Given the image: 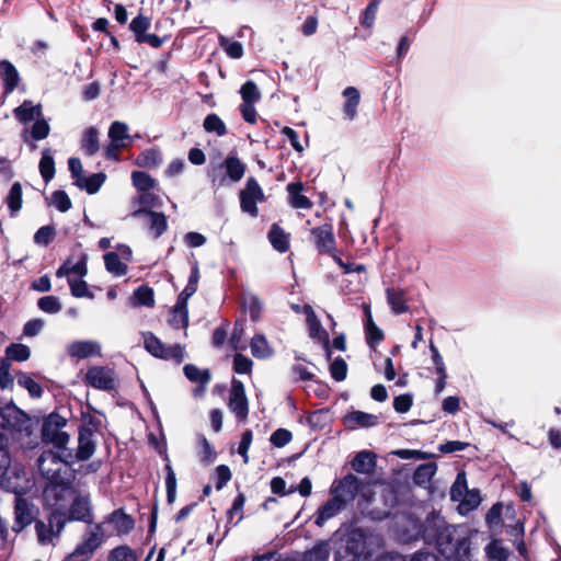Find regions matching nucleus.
I'll use <instances>...</instances> for the list:
<instances>
[{
	"instance_id": "16",
	"label": "nucleus",
	"mask_w": 561,
	"mask_h": 561,
	"mask_svg": "<svg viewBox=\"0 0 561 561\" xmlns=\"http://www.w3.org/2000/svg\"><path fill=\"white\" fill-rule=\"evenodd\" d=\"M228 407L239 421H244L249 414V404L243 382L232 380Z\"/></svg>"
},
{
	"instance_id": "56",
	"label": "nucleus",
	"mask_w": 561,
	"mask_h": 561,
	"mask_svg": "<svg viewBox=\"0 0 561 561\" xmlns=\"http://www.w3.org/2000/svg\"><path fill=\"white\" fill-rule=\"evenodd\" d=\"M108 561H137V556L128 546H119L111 551Z\"/></svg>"
},
{
	"instance_id": "54",
	"label": "nucleus",
	"mask_w": 561,
	"mask_h": 561,
	"mask_svg": "<svg viewBox=\"0 0 561 561\" xmlns=\"http://www.w3.org/2000/svg\"><path fill=\"white\" fill-rule=\"evenodd\" d=\"M37 307L45 313L55 314L61 310V304L56 296H44L37 300Z\"/></svg>"
},
{
	"instance_id": "62",
	"label": "nucleus",
	"mask_w": 561,
	"mask_h": 561,
	"mask_svg": "<svg viewBox=\"0 0 561 561\" xmlns=\"http://www.w3.org/2000/svg\"><path fill=\"white\" fill-rule=\"evenodd\" d=\"M293 438L291 433L286 428H278L270 437V442L273 446L282 448L286 446Z\"/></svg>"
},
{
	"instance_id": "50",
	"label": "nucleus",
	"mask_w": 561,
	"mask_h": 561,
	"mask_svg": "<svg viewBox=\"0 0 561 561\" xmlns=\"http://www.w3.org/2000/svg\"><path fill=\"white\" fill-rule=\"evenodd\" d=\"M133 299L136 305L145 306V307H153L154 298L153 290L148 286H139L133 295Z\"/></svg>"
},
{
	"instance_id": "28",
	"label": "nucleus",
	"mask_w": 561,
	"mask_h": 561,
	"mask_svg": "<svg viewBox=\"0 0 561 561\" xmlns=\"http://www.w3.org/2000/svg\"><path fill=\"white\" fill-rule=\"evenodd\" d=\"M106 175L102 172L93 173L89 176L78 178L77 182H73L77 187L85 191L88 194H95L99 192L103 183L105 182Z\"/></svg>"
},
{
	"instance_id": "8",
	"label": "nucleus",
	"mask_w": 561,
	"mask_h": 561,
	"mask_svg": "<svg viewBox=\"0 0 561 561\" xmlns=\"http://www.w3.org/2000/svg\"><path fill=\"white\" fill-rule=\"evenodd\" d=\"M67 421L58 413H51L42 426V439L53 444L54 447H65L69 442V435L62 431Z\"/></svg>"
},
{
	"instance_id": "12",
	"label": "nucleus",
	"mask_w": 561,
	"mask_h": 561,
	"mask_svg": "<svg viewBox=\"0 0 561 561\" xmlns=\"http://www.w3.org/2000/svg\"><path fill=\"white\" fill-rule=\"evenodd\" d=\"M84 382L98 390L112 391L116 388V374L107 366H92L85 373Z\"/></svg>"
},
{
	"instance_id": "64",
	"label": "nucleus",
	"mask_w": 561,
	"mask_h": 561,
	"mask_svg": "<svg viewBox=\"0 0 561 561\" xmlns=\"http://www.w3.org/2000/svg\"><path fill=\"white\" fill-rule=\"evenodd\" d=\"M138 203L142 206L141 208L145 209L161 206V199L159 198V196L149 191L139 194Z\"/></svg>"
},
{
	"instance_id": "48",
	"label": "nucleus",
	"mask_w": 561,
	"mask_h": 561,
	"mask_svg": "<svg viewBox=\"0 0 561 561\" xmlns=\"http://www.w3.org/2000/svg\"><path fill=\"white\" fill-rule=\"evenodd\" d=\"M108 137L114 142H126L130 140L128 126L123 122H113L108 128Z\"/></svg>"
},
{
	"instance_id": "15",
	"label": "nucleus",
	"mask_w": 561,
	"mask_h": 561,
	"mask_svg": "<svg viewBox=\"0 0 561 561\" xmlns=\"http://www.w3.org/2000/svg\"><path fill=\"white\" fill-rule=\"evenodd\" d=\"M302 309L306 314V321L309 328L310 337L322 343L325 352V357L328 360H330L332 352L330 348L329 333L322 328L321 322L318 320L316 312L310 305H305Z\"/></svg>"
},
{
	"instance_id": "13",
	"label": "nucleus",
	"mask_w": 561,
	"mask_h": 561,
	"mask_svg": "<svg viewBox=\"0 0 561 561\" xmlns=\"http://www.w3.org/2000/svg\"><path fill=\"white\" fill-rule=\"evenodd\" d=\"M44 492L48 501H54L55 508L64 510L76 491L69 480L60 477L56 481H47Z\"/></svg>"
},
{
	"instance_id": "2",
	"label": "nucleus",
	"mask_w": 561,
	"mask_h": 561,
	"mask_svg": "<svg viewBox=\"0 0 561 561\" xmlns=\"http://www.w3.org/2000/svg\"><path fill=\"white\" fill-rule=\"evenodd\" d=\"M382 547V538L369 528L354 527L342 539L334 561H370Z\"/></svg>"
},
{
	"instance_id": "17",
	"label": "nucleus",
	"mask_w": 561,
	"mask_h": 561,
	"mask_svg": "<svg viewBox=\"0 0 561 561\" xmlns=\"http://www.w3.org/2000/svg\"><path fill=\"white\" fill-rule=\"evenodd\" d=\"M133 217H145L146 225L154 239L161 237L168 229L167 216L163 213L139 208L131 214Z\"/></svg>"
},
{
	"instance_id": "53",
	"label": "nucleus",
	"mask_w": 561,
	"mask_h": 561,
	"mask_svg": "<svg viewBox=\"0 0 561 561\" xmlns=\"http://www.w3.org/2000/svg\"><path fill=\"white\" fill-rule=\"evenodd\" d=\"M240 94L243 103H255L261 99L257 85L252 80H248L242 84Z\"/></svg>"
},
{
	"instance_id": "33",
	"label": "nucleus",
	"mask_w": 561,
	"mask_h": 561,
	"mask_svg": "<svg viewBox=\"0 0 561 561\" xmlns=\"http://www.w3.org/2000/svg\"><path fill=\"white\" fill-rule=\"evenodd\" d=\"M387 302L396 314L404 313L409 310L404 293L396 288H387Z\"/></svg>"
},
{
	"instance_id": "30",
	"label": "nucleus",
	"mask_w": 561,
	"mask_h": 561,
	"mask_svg": "<svg viewBox=\"0 0 561 561\" xmlns=\"http://www.w3.org/2000/svg\"><path fill=\"white\" fill-rule=\"evenodd\" d=\"M375 454L371 451L363 450L355 455L352 460V468L358 473H368L376 466Z\"/></svg>"
},
{
	"instance_id": "5",
	"label": "nucleus",
	"mask_w": 561,
	"mask_h": 561,
	"mask_svg": "<svg viewBox=\"0 0 561 561\" xmlns=\"http://www.w3.org/2000/svg\"><path fill=\"white\" fill-rule=\"evenodd\" d=\"M66 526V517L62 510L53 508L48 515L47 522L37 519L35 522V533L41 546H55Z\"/></svg>"
},
{
	"instance_id": "47",
	"label": "nucleus",
	"mask_w": 561,
	"mask_h": 561,
	"mask_svg": "<svg viewBox=\"0 0 561 561\" xmlns=\"http://www.w3.org/2000/svg\"><path fill=\"white\" fill-rule=\"evenodd\" d=\"M220 47L230 58H241L243 56V46L240 42L231 41L224 35L218 37Z\"/></svg>"
},
{
	"instance_id": "39",
	"label": "nucleus",
	"mask_w": 561,
	"mask_h": 561,
	"mask_svg": "<svg viewBox=\"0 0 561 561\" xmlns=\"http://www.w3.org/2000/svg\"><path fill=\"white\" fill-rule=\"evenodd\" d=\"M104 264L111 274L115 276H124L127 273V265L122 262L116 252H107L104 254Z\"/></svg>"
},
{
	"instance_id": "44",
	"label": "nucleus",
	"mask_w": 561,
	"mask_h": 561,
	"mask_svg": "<svg viewBox=\"0 0 561 561\" xmlns=\"http://www.w3.org/2000/svg\"><path fill=\"white\" fill-rule=\"evenodd\" d=\"M203 127L207 133H215L221 137L227 134V127L224 121L215 113L208 114L203 123Z\"/></svg>"
},
{
	"instance_id": "18",
	"label": "nucleus",
	"mask_w": 561,
	"mask_h": 561,
	"mask_svg": "<svg viewBox=\"0 0 561 561\" xmlns=\"http://www.w3.org/2000/svg\"><path fill=\"white\" fill-rule=\"evenodd\" d=\"M37 468L47 481H56L61 477V465L54 450H44L37 459Z\"/></svg>"
},
{
	"instance_id": "57",
	"label": "nucleus",
	"mask_w": 561,
	"mask_h": 561,
	"mask_svg": "<svg viewBox=\"0 0 561 561\" xmlns=\"http://www.w3.org/2000/svg\"><path fill=\"white\" fill-rule=\"evenodd\" d=\"M330 374L335 381H343L347 375V364L342 357H336L330 364Z\"/></svg>"
},
{
	"instance_id": "58",
	"label": "nucleus",
	"mask_w": 561,
	"mask_h": 561,
	"mask_svg": "<svg viewBox=\"0 0 561 561\" xmlns=\"http://www.w3.org/2000/svg\"><path fill=\"white\" fill-rule=\"evenodd\" d=\"M56 231L53 226H43L34 234V242L38 245H48L55 238Z\"/></svg>"
},
{
	"instance_id": "22",
	"label": "nucleus",
	"mask_w": 561,
	"mask_h": 561,
	"mask_svg": "<svg viewBox=\"0 0 561 561\" xmlns=\"http://www.w3.org/2000/svg\"><path fill=\"white\" fill-rule=\"evenodd\" d=\"M106 538L108 537L107 533H105V527H103V524L98 523L83 535L78 546L92 557Z\"/></svg>"
},
{
	"instance_id": "52",
	"label": "nucleus",
	"mask_w": 561,
	"mask_h": 561,
	"mask_svg": "<svg viewBox=\"0 0 561 561\" xmlns=\"http://www.w3.org/2000/svg\"><path fill=\"white\" fill-rule=\"evenodd\" d=\"M18 383L22 388L26 389L32 398H39L43 394L42 386L26 374H21L19 376Z\"/></svg>"
},
{
	"instance_id": "20",
	"label": "nucleus",
	"mask_w": 561,
	"mask_h": 561,
	"mask_svg": "<svg viewBox=\"0 0 561 561\" xmlns=\"http://www.w3.org/2000/svg\"><path fill=\"white\" fill-rule=\"evenodd\" d=\"M67 353L70 357L84 359L101 355V344L93 340L73 341L67 346Z\"/></svg>"
},
{
	"instance_id": "41",
	"label": "nucleus",
	"mask_w": 561,
	"mask_h": 561,
	"mask_svg": "<svg viewBox=\"0 0 561 561\" xmlns=\"http://www.w3.org/2000/svg\"><path fill=\"white\" fill-rule=\"evenodd\" d=\"M161 162V153L158 149L150 148L140 152L136 158V164L140 168H154Z\"/></svg>"
},
{
	"instance_id": "35",
	"label": "nucleus",
	"mask_w": 561,
	"mask_h": 561,
	"mask_svg": "<svg viewBox=\"0 0 561 561\" xmlns=\"http://www.w3.org/2000/svg\"><path fill=\"white\" fill-rule=\"evenodd\" d=\"M38 167H39L41 175H42L43 180L45 181V183H48L49 181H51L53 178L55 176V172H56L55 160H54L51 149H49V148L43 149L42 158H41Z\"/></svg>"
},
{
	"instance_id": "10",
	"label": "nucleus",
	"mask_w": 561,
	"mask_h": 561,
	"mask_svg": "<svg viewBox=\"0 0 561 561\" xmlns=\"http://www.w3.org/2000/svg\"><path fill=\"white\" fill-rule=\"evenodd\" d=\"M240 208L251 217H257L259 208L256 203L265 201V195L256 179L253 176L247 180L245 186L239 193Z\"/></svg>"
},
{
	"instance_id": "6",
	"label": "nucleus",
	"mask_w": 561,
	"mask_h": 561,
	"mask_svg": "<svg viewBox=\"0 0 561 561\" xmlns=\"http://www.w3.org/2000/svg\"><path fill=\"white\" fill-rule=\"evenodd\" d=\"M363 481L353 473L335 479L330 488V494L344 507L353 503L362 491Z\"/></svg>"
},
{
	"instance_id": "32",
	"label": "nucleus",
	"mask_w": 561,
	"mask_h": 561,
	"mask_svg": "<svg viewBox=\"0 0 561 561\" xmlns=\"http://www.w3.org/2000/svg\"><path fill=\"white\" fill-rule=\"evenodd\" d=\"M437 466L434 462H426L417 466L413 473V482L419 486L426 488L435 476Z\"/></svg>"
},
{
	"instance_id": "31",
	"label": "nucleus",
	"mask_w": 561,
	"mask_h": 561,
	"mask_svg": "<svg viewBox=\"0 0 561 561\" xmlns=\"http://www.w3.org/2000/svg\"><path fill=\"white\" fill-rule=\"evenodd\" d=\"M268 240L272 247L280 253H285L289 249L288 234L277 224L272 225L268 231Z\"/></svg>"
},
{
	"instance_id": "55",
	"label": "nucleus",
	"mask_w": 561,
	"mask_h": 561,
	"mask_svg": "<svg viewBox=\"0 0 561 561\" xmlns=\"http://www.w3.org/2000/svg\"><path fill=\"white\" fill-rule=\"evenodd\" d=\"M381 0H370L360 16V24L364 27L370 28L376 20L377 11Z\"/></svg>"
},
{
	"instance_id": "36",
	"label": "nucleus",
	"mask_w": 561,
	"mask_h": 561,
	"mask_svg": "<svg viewBox=\"0 0 561 561\" xmlns=\"http://www.w3.org/2000/svg\"><path fill=\"white\" fill-rule=\"evenodd\" d=\"M302 184L301 183H289L287 185V192L290 196L291 205L295 208L308 209L312 206L310 199L301 194Z\"/></svg>"
},
{
	"instance_id": "23",
	"label": "nucleus",
	"mask_w": 561,
	"mask_h": 561,
	"mask_svg": "<svg viewBox=\"0 0 561 561\" xmlns=\"http://www.w3.org/2000/svg\"><path fill=\"white\" fill-rule=\"evenodd\" d=\"M94 451H95V443L93 440L92 430H90L88 427L80 428L76 459L78 461H85L93 456Z\"/></svg>"
},
{
	"instance_id": "14",
	"label": "nucleus",
	"mask_w": 561,
	"mask_h": 561,
	"mask_svg": "<svg viewBox=\"0 0 561 561\" xmlns=\"http://www.w3.org/2000/svg\"><path fill=\"white\" fill-rule=\"evenodd\" d=\"M62 513L66 517V524L69 522H82L87 524L93 523V511L91 500L88 494L75 496L69 510L66 511L65 507Z\"/></svg>"
},
{
	"instance_id": "49",
	"label": "nucleus",
	"mask_w": 561,
	"mask_h": 561,
	"mask_svg": "<svg viewBox=\"0 0 561 561\" xmlns=\"http://www.w3.org/2000/svg\"><path fill=\"white\" fill-rule=\"evenodd\" d=\"M150 19L142 14H139L131 20L129 28L134 33L137 43L147 34L146 32L150 27Z\"/></svg>"
},
{
	"instance_id": "38",
	"label": "nucleus",
	"mask_w": 561,
	"mask_h": 561,
	"mask_svg": "<svg viewBox=\"0 0 561 561\" xmlns=\"http://www.w3.org/2000/svg\"><path fill=\"white\" fill-rule=\"evenodd\" d=\"M5 203L10 209L11 217H14L22 207V186L19 182H14L10 187Z\"/></svg>"
},
{
	"instance_id": "21",
	"label": "nucleus",
	"mask_w": 561,
	"mask_h": 561,
	"mask_svg": "<svg viewBox=\"0 0 561 561\" xmlns=\"http://www.w3.org/2000/svg\"><path fill=\"white\" fill-rule=\"evenodd\" d=\"M378 421V415L357 410L348 412L343 417L345 428L351 431L376 426Z\"/></svg>"
},
{
	"instance_id": "59",
	"label": "nucleus",
	"mask_w": 561,
	"mask_h": 561,
	"mask_svg": "<svg viewBox=\"0 0 561 561\" xmlns=\"http://www.w3.org/2000/svg\"><path fill=\"white\" fill-rule=\"evenodd\" d=\"M51 204L61 213L71 208V201L65 191L58 190L51 194Z\"/></svg>"
},
{
	"instance_id": "43",
	"label": "nucleus",
	"mask_w": 561,
	"mask_h": 561,
	"mask_svg": "<svg viewBox=\"0 0 561 561\" xmlns=\"http://www.w3.org/2000/svg\"><path fill=\"white\" fill-rule=\"evenodd\" d=\"M243 306L248 308L252 321L257 322L263 311L262 300L254 294H244Z\"/></svg>"
},
{
	"instance_id": "29",
	"label": "nucleus",
	"mask_w": 561,
	"mask_h": 561,
	"mask_svg": "<svg viewBox=\"0 0 561 561\" xmlns=\"http://www.w3.org/2000/svg\"><path fill=\"white\" fill-rule=\"evenodd\" d=\"M183 373L190 381L201 385L202 392H205L206 386L211 378L209 369H201L193 364H186L183 367Z\"/></svg>"
},
{
	"instance_id": "1",
	"label": "nucleus",
	"mask_w": 561,
	"mask_h": 561,
	"mask_svg": "<svg viewBox=\"0 0 561 561\" xmlns=\"http://www.w3.org/2000/svg\"><path fill=\"white\" fill-rule=\"evenodd\" d=\"M421 536L424 543L434 546L448 561H466L472 558L469 528L448 524L440 515L431 514L426 517Z\"/></svg>"
},
{
	"instance_id": "26",
	"label": "nucleus",
	"mask_w": 561,
	"mask_h": 561,
	"mask_svg": "<svg viewBox=\"0 0 561 561\" xmlns=\"http://www.w3.org/2000/svg\"><path fill=\"white\" fill-rule=\"evenodd\" d=\"M344 508L345 507L331 495V499L318 508L314 519L316 525L322 527L329 519L340 514Z\"/></svg>"
},
{
	"instance_id": "27",
	"label": "nucleus",
	"mask_w": 561,
	"mask_h": 561,
	"mask_svg": "<svg viewBox=\"0 0 561 561\" xmlns=\"http://www.w3.org/2000/svg\"><path fill=\"white\" fill-rule=\"evenodd\" d=\"M0 75L3 80L4 93L13 92L20 80L19 72L13 64L9 60H2L0 62Z\"/></svg>"
},
{
	"instance_id": "51",
	"label": "nucleus",
	"mask_w": 561,
	"mask_h": 561,
	"mask_svg": "<svg viewBox=\"0 0 561 561\" xmlns=\"http://www.w3.org/2000/svg\"><path fill=\"white\" fill-rule=\"evenodd\" d=\"M134 186L140 192L150 191L154 186V180L146 172L134 171L131 173Z\"/></svg>"
},
{
	"instance_id": "46",
	"label": "nucleus",
	"mask_w": 561,
	"mask_h": 561,
	"mask_svg": "<svg viewBox=\"0 0 561 561\" xmlns=\"http://www.w3.org/2000/svg\"><path fill=\"white\" fill-rule=\"evenodd\" d=\"M5 355L8 359L15 362H25L31 356V350L28 346L21 343H12L5 348Z\"/></svg>"
},
{
	"instance_id": "34",
	"label": "nucleus",
	"mask_w": 561,
	"mask_h": 561,
	"mask_svg": "<svg viewBox=\"0 0 561 561\" xmlns=\"http://www.w3.org/2000/svg\"><path fill=\"white\" fill-rule=\"evenodd\" d=\"M365 332L367 344L373 350L383 340V332L374 322L369 309L366 310Z\"/></svg>"
},
{
	"instance_id": "24",
	"label": "nucleus",
	"mask_w": 561,
	"mask_h": 561,
	"mask_svg": "<svg viewBox=\"0 0 561 561\" xmlns=\"http://www.w3.org/2000/svg\"><path fill=\"white\" fill-rule=\"evenodd\" d=\"M342 95L345 99L343 105L344 117L348 121H353L357 115V107L360 102L359 90L355 87H347L344 89Z\"/></svg>"
},
{
	"instance_id": "7",
	"label": "nucleus",
	"mask_w": 561,
	"mask_h": 561,
	"mask_svg": "<svg viewBox=\"0 0 561 561\" xmlns=\"http://www.w3.org/2000/svg\"><path fill=\"white\" fill-rule=\"evenodd\" d=\"M145 348L154 357L174 360L180 364L184 359V348L180 344L164 345L153 333L144 334Z\"/></svg>"
},
{
	"instance_id": "45",
	"label": "nucleus",
	"mask_w": 561,
	"mask_h": 561,
	"mask_svg": "<svg viewBox=\"0 0 561 561\" xmlns=\"http://www.w3.org/2000/svg\"><path fill=\"white\" fill-rule=\"evenodd\" d=\"M171 327L174 329H184L188 324V310L187 307L176 305L171 310L169 319Z\"/></svg>"
},
{
	"instance_id": "37",
	"label": "nucleus",
	"mask_w": 561,
	"mask_h": 561,
	"mask_svg": "<svg viewBox=\"0 0 561 561\" xmlns=\"http://www.w3.org/2000/svg\"><path fill=\"white\" fill-rule=\"evenodd\" d=\"M81 148L90 157L94 156L99 151V131L95 127H89L84 130L81 140Z\"/></svg>"
},
{
	"instance_id": "4",
	"label": "nucleus",
	"mask_w": 561,
	"mask_h": 561,
	"mask_svg": "<svg viewBox=\"0 0 561 561\" xmlns=\"http://www.w3.org/2000/svg\"><path fill=\"white\" fill-rule=\"evenodd\" d=\"M32 432V420L14 404H7L0 408V435H25Z\"/></svg>"
},
{
	"instance_id": "11",
	"label": "nucleus",
	"mask_w": 561,
	"mask_h": 561,
	"mask_svg": "<svg viewBox=\"0 0 561 561\" xmlns=\"http://www.w3.org/2000/svg\"><path fill=\"white\" fill-rule=\"evenodd\" d=\"M101 524L105 527L107 537L128 535L135 527L134 518L126 514L123 508L115 510L106 515Z\"/></svg>"
},
{
	"instance_id": "19",
	"label": "nucleus",
	"mask_w": 561,
	"mask_h": 561,
	"mask_svg": "<svg viewBox=\"0 0 561 561\" xmlns=\"http://www.w3.org/2000/svg\"><path fill=\"white\" fill-rule=\"evenodd\" d=\"M311 236L320 254H332L335 251V237L331 226L316 227L311 230Z\"/></svg>"
},
{
	"instance_id": "3",
	"label": "nucleus",
	"mask_w": 561,
	"mask_h": 561,
	"mask_svg": "<svg viewBox=\"0 0 561 561\" xmlns=\"http://www.w3.org/2000/svg\"><path fill=\"white\" fill-rule=\"evenodd\" d=\"M247 164L237 156L229 154L224 161L211 164L207 171L214 191L239 182L245 174Z\"/></svg>"
},
{
	"instance_id": "40",
	"label": "nucleus",
	"mask_w": 561,
	"mask_h": 561,
	"mask_svg": "<svg viewBox=\"0 0 561 561\" xmlns=\"http://www.w3.org/2000/svg\"><path fill=\"white\" fill-rule=\"evenodd\" d=\"M167 463L164 466L165 470V489H167V501L169 504H172L176 497V476L170 463L169 456L164 457Z\"/></svg>"
},
{
	"instance_id": "63",
	"label": "nucleus",
	"mask_w": 561,
	"mask_h": 561,
	"mask_svg": "<svg viewBox=\"0 0 561 561\" xmlns=\"http://www.w3.org/2000/svg\"><path fill=\"white\" fill-rule=\"evenodd\" d=\"M252 360L242 355V354H236L233 357V369L237 374H249L252 368Z\"/></svg>"
},
{
	"instance_id": "61",
	"label": "nucleus",
	"mask_w": 561,
	"mask_h": 561,
	"mask_svg": "<svg viewBox=\"0 0 561 561\" xmlns=\"http://www.w3.org/2000/svg\"><path fill=\"white\" fill-rule=\"evenodd\" d=\"M68 284L70 286V290L72 296L82 298V297H92L89 291L88 284L81 279L68 278Z\"/></svg>"
},
{
	"instance_id": "9",
	"label": "nucleus",
	"mask_w": 561,
	"mask_h": 561,
	"mask_svg": "<svg viewBox=\"0 0 561 561\" xmlns=\"http://www.w3.org/2000/svg\"><path fill=\"white\" fill-rule=\"evenodd\" d=\"M38 508L34 502L16 493L14 497V523L12 530L15 534L21 533L24 528L36 522Z\"/></svg>"
},
{
	"instance_id": "25",
	"label": "nucleus",
	"mask_w": 561,
	"mask_h": 561,
	"mask_svg": "<svg viewBox=\"0 0 561 561\" xmlns=\"http://www.w3.org/2000/svg\"><path fill=\"white\" fill-rule=\"evenodd\" d=\"M13 114L19 122L27 124L43 116L42 105H34L32 101L25 100L20 106L14 108Z\"/></svg>"
},
{
	"instance_id": "42",
	"label": "nucleus",
	"mask_w": 561,
	"mask_h": 561,
	"mask_svg": "<svg viewBox=\"0 0 561 561\" xmlns=\"http://www.w3.org/2000/svg\"><path fill=\"white\" fill-rule=\"evenodd\" d=\"M250 346L252 355L256 358H267L272 355V348L263 334H255Z\"/></svg>"
},
{
	"instance_id": "60",
	"label": "nucleus",
	"mask_w": 561,
	"mask_h": 561,
	"mask_svg": "<svg viewBox=\"0 0 561 561\" xmlns=\"http://www.w3.org/2000/svg\"><path fill=\"white\" fill-rule=\"evenodd\" d=\"M50 131L49 124L42 117L37 118L32 126L31 136L35 140L45 139Z\"/></svg>"
}]
</instances>
